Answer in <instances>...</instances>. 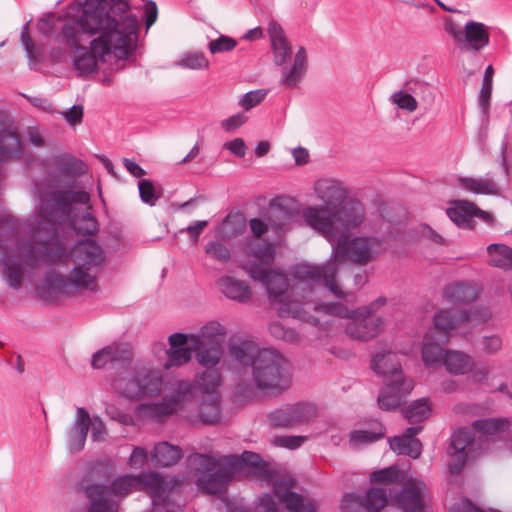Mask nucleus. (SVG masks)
Wrapping results in <instances>:
<instances>
[{
  "label": "nucleus",
  "instance_id": "obj_18",
  "mask_svg": "<svg viewBox=\"0 0 512 512\" xmlns=\"http://www.w3.org/2000/svg\"><path fill=\"white\" fill-rule=\"evenodd\" d=\"M317 416V407L309 402H297L274 410L268 416L274 427L290 428L313 420Z\"/></svg>",
  "mask_w": 512,
  "mask_h": 512
},
{
  "label": "nucleus",
  "instance_id": "obj_48",
  "mask_svg": "<svg viewBox=\"0 0 512 512\" xmlns=\"http://www.w3.org/2000/svg\"><path fill=\"white\" fill-rule=\"evenodd\" d=\"M494 69L488 65L483 76L482 86L479 93V105L484 115H487L490 107Z\"/></svg>",
  "mask_w": 512,
  "mask_h": 512
},
{
  "label": "nucleus",
  "instance_id": "obj_61",
  "mask_svg": "<svg viewBox=\"0 0 512 512\" xmlns=\"http://www.w3.org/2000/svg\"><path fill=\"white\" fill-rule=\"evenodd\" d=\"M247 119L248 118L244 113H237L228 117L227 119H224L221 122V126L225 131H234L241 127L247 121Z\"/></svg>",
  "mask_w": 512,
  "mask_h": 512
},
{
  "label": "nucleus",
  "instance_id": "obj_21",
  "mask_svg": "<svg viewBox=\"0 0 512 512\" xmlns=\"http://www.w3.org/2000/svg\"><path fill=\"white\" fill-rule=\"evenodd\" d=\"M474 438L473 430L468 427L459 428L452 434L447 449V454L451 458L448 463L450 474L457 475L461 473L473 450Z\"/></svg>",
  "mask_w": 512,
  "mask_h": 512
},
{
  "label": "nucleus",
  "instance_id": "obj_26",
  "mask_svg": "<svg viewBox=\"0 0 512 512\" xmlns=\"http://www.w3.org/2000/svg\"><path fill=\"white\" fill-rule=\"evenodd\" d=\"M446 214L457 226L464 228H470L472 226L473 217L475 216L485 221L491 218L489 213L466 200L455 201L454 206L446 210Z\"/></svg>",
  "mask_w": 512,
  "mask_h": 512
},
{
  "label": "nucleus",
  "instance_id": "obj_10",
  "mask_svg": "<svg viewBox=\"0 0 512 512\" xmlns=\"http://www.w3.org/2000/svg\"><path fill=\"white\" fill-rule=\"evenodd\" d=\"M303 303L301 309L306 310L308 315L317 319L316 323L309 322L313 325L320 323L319 319L311 314V311L323 313L325 315L336 316L339 318L350 319L346 326V333L351 338L361 341H368L376 337L383 328L384 322L381 317L374 316L379 307L386 304L385 297H378L374 302L367 306L358 308L357 310H349L340 303H320L312 300V295L302 296Z\"/></svg>",
  "mask_w": 512,
  "mask_h": 512
},
{
  "label": "nucleus",
  "instance_id": "obj_38",
  "mask_svg": "<svg viewBox=\"0 0 512 512\" xmlns=\"http://www.w3.org/2000/svg\"><path fill=\"white\" fill-rule=\"evenodd\" d=\"M384 435V426L379 421H372L369 429L354 430L350 433V444L354 448H359L383 438Z\"/></svg>",
  "mask_w": 512,
  "mask_h": 512
},
{
  "label": "nucleus",
  "instance_id": "obj_64",
  "mask_svg": "<svg viewBox=\"0 0 512 512\" xmlns=\"http://www.w3.org/2000/svg\"><path fill=\"white\" fill-rule=\"evenodd\" d=\"M450 512H486V511L477 507L469 499H464L460 503L454 504L451 507Z\"/></svg>",
  "mask_w": 512,
  "mask_h": 512
},
{
  "label": "nucleus",
  "instance_id": "obj_58",
  "mask_svg": "<svg viewBox=\"0 0 512 512\" xmlns=\"http://www.w3.org/2000/svg\"><path fill=\"white\" fill-rule=\"evenodd\" d=\"M21 43L29 60L35 61L37 59L36 48L29 33V22L25 23L21 29Z\"/></svg>",
  "mask_w": 512,
  "mask_h": 512
},
{
  "label": "nucleus",
  "instance_id": "obj_29",
  "mask_svg": "<svg viewBox=\"0 0 512 512\" xmlns=\"http://www.w3.org/2000/svg\"><path fill=\"white\" fill-rule=\"evenodd\" d=\"M307 72V53L304 47H299L294 55L293 62L281 69L280 83L287 88H295L302 81Z\"/></svg>",
  "mask_w": 512,
  "mask_h": 512
},
{
  "label": "nucleus",
  "instance_id": "obj_40",
  "mask_svg": "<svg viewBox=\"0 0 512 512\" xmlns=\"http://www.w3.org/2000/svg\"><path fill=\"white\" fill-rule=\"evenodd\" d=\"M509 421L506 418H484L475 420L472 424V430L477 431L482 436L494 437L500 435L509 428Z\"/></svg>",
  "mask_w": 512,
  "mask_h": 512
},
{
  "label": "nucleus",
  "instance_id": "obj_27",
  "mask_svg": "<svg viewBox=\"0 0 512 512\" xmlns=\"http://www.w3.org/2000/svg\"><path fill=\"white\" fill-rule=\"evenodd\" d=\"M422 428L421 425L412 426L407 428L403 435L389 439L391 449L398 454L418 458L422 452V443L416 435L422 431Z\"/></svg>",
  "mask_w": 512,
  "mask_h": 512
},
{
  "label": "nucleus",
  "instance_id": "obj_54",
  "mask_svg": "<svg viewBox=\"0 0 512 512\" xmlns=\"http://www.w3.org/2000/svg\"><path fill=\"white\" fill-rule=\"evenodd\" d=\"M266 95L267 90L265 89L249 91L241 97L239 105L248 111L260 104L265 99Z\"/></svg>",
  "mask_w": 512,
  "mask_h": 512
},
{
  "label": "nucleus",
  "instance_id": "obj_8",
  "mask_svg": "<svg viewBox=\"0 0 512 512\" xmlns=\"http://www.w3.org/2000/svg\"><path fill=\"white\" fill-rule=\"evenodd\" d=\"M492 317L488 307H473L467 311L442 309L434 315L433 329L426 332L421 349L425 366H440L445 357L443 344L447 343L453 332L464 324L486 323Z\"/></svg>",
  "mask_w": 512,
  "mask_h": 512
},
{
  "label": "nucleus",
  "instance_id": "obj_55",
  "mask_svg": "<svg viewBox=\"0 0 512 512\" xmlns=\"http://www.w3.org/2000/svg\"><path fill=\"white\" fill-rule=\"evenodd\" d=\"M391 100L399 108H401L403 110H407L409 112L415 111L418 106L415 98L411 94H409L403 90L394 92L391 96Z\"/></svg>",
  "mask_w": 512,
  "mask_h": 512
},
{
  "label": "nucleus",
  "instance_id": "obj_60",
  "mask_svg": "<svg viewBox=\"0 0 512 512\" xmlns=\"http://www.w3.org/2000/svg\"><path fill=\"white\" fill-rule=\"evenodd\" d=\"M501 347L502 339L498 335L484 336L482 339V348L487 354H495Z\"/></svg>",
  "mask_w": 512,
  "mask_h": 512
},
{
  "label": "nucleus",
  "instance_id": "obj_16",
  "mask_svg": "<svg viewBox=\"0 0 512 512\" xmlns=\"http://www.w3.org/2000/svg\"><path fill=\"white\" fill-rule=\"evenodd\" d=\"M285 358L277 350L264 348L254 360L252 382L261 391L282 393L288 389L290 378Z\"/></svg>",
  "mask_w": 512,
  "mask_h": 512
},
{
  "label": "nucleus",
  "instance_id": "obj_57",
  "mask_svg": "<svg viewBox=\"0 0 512 512\" xmlns=\"http://www.w3.org/2000/svg\"><path fill=\"white\" fill-rule=\"evenodd\" d=\"M91 439L94 442H103L107 437V428L99 416L90 417Z\"/></svg>",
  "mask_w": 512,
  "mask_h": 512
},
{
  "label": "nucleus",
  "instance_id": "obj_5",
  "mask_svg": "<svg viewBox=\"0 0 512 512\" xmlns=\"http://www.w3.org/2000/svg\"><path fill=\"white\" fill-rule=\"evenodd\" d=\"M187 466L196 476L197 488L205 494L223 495L233 476L240 472L252 473L271 479V473L260 455L245 451L241 456L192 453L186 459Z\"/></svg>",
  "mask_w": 512,
  "mask_h": 512
},
{
  "label": "nucleus",
  "instance_id": "obj_56",
  "mask_svg": "<svg viewBox=\"0 0 512 512\" xmlns=\"http://www.w3.org/2000/svg\"><path fill=\"white\" fill-rule=\"evenodd\" d=\"M237 45L235 39L221 35L219 38L209 42L208 49L210 53L217 54L223 52H229L233 50Z\"/></svg>",
  "mask_w": 512,
  "mask_h": 512
},
{
  "label": "nucleus",
  "instance_id": "obj_2",
  "mask_svg": "<svg viewBox=\"0 0 512 512\" xmlns=\"http://www.w3.org/2000/svg\"><path fill=\"white\" fill-rule=\"evenodd\" d=\"M249 254L255 261L247 264V271L250 276L263 284L265 287L270 304L277 305V312L280 317H293L304 322L316 323L317 319L308 315L306 310H302V296L313 294L311 284H301L294 277L291 270V279L285 274L276 270L267 269L275 257L274 247L271 243H256L250 246Z\"/></svg>",
  "mask_w": 512,
  "mask_h": 512
},
{
  "label": "nucleus",
  "instance_id": "obj_39",
  "mask_svg": "<svg viewBox=\"0 0 512 512\" xmlns=\"http://www.w3.org/2000/svg\"><path fill=\"white\" fill-rule=\"evenodd\" d=\"M245 230V221L240 215H227L215 228V236L222 240L231 239Z\"/></svg>",
  "mask_w": 512,
  "mask_h": 512
},
{
  "label": "nucleus",
  "instance_id": "obj_30",
  "mask_svg": "<svg viewBox=\"0 0 512 512\" xmlns=\"http://www.w3.org/2000/svg\"><path fill=\"white\" fill-rule=\"evenodd\" d=\"M89 427V412L84 407H78L68 437V447L71 451L79 452L84 448Z\"/></svg>",
  "mask_w": 512,
  "mask_h": 512
},
{
  "label": "nucleus",
  "instance_id": "obj_35",
  "mask_svg": "<svg viewBox=\"0 0 512 512\" xmlns=\"http://www.w3.org/2000/svg\"><path fill=\"white\" fill-rule=\"evenodd\" d=\"M181 458L182 449L165 441L156 444L151 454V461L162 467L175 465Z\"/></svg>",
  "mask_w": 512,
  "mask_h": 512
},
{
  "label": "nucleus",
  "instance_id": "obj_3",
  "mask_svg": "<svg viewBox=\"0 0 512 512\" xmlns=\"http://www.w3.org/2000/svg\"><path fill=\"white\" fill-rule=\"evenodd\" d=\"M333 256L323 265L308 263L297 264L293 275L301 284L323 285L338 298H345L346 294L335 281L338 272V262L344 259L364 266L372 261L384 250L383 241L377 237L357 236L349 239L346 235H340L334 243H330Z\"/></svg>",
  "mask_w": 512,
  "mask_h": 512
},
{
  "label": "nucleus",
  "instance_id": "obj_6",
  "mask_svg": "<svg viewBox=\"0 0 512 512\" xmlns=\"http://www.w3.org/2000/svg\"><path fill=\"white\" fill-rule=\"evenodd\" d=\"M71 259L74 266L67 277L50 270L38 283L36 290L43 300L56 302L80 290L96 289V274L104 262L102 248L92 240L80 241L73 247Z\"/></svg>",
  "mask_w": 512,
  "mask_h": 512
},
{
  "label": "nucleus",
  "instance_id": "obj_44",
  "mask_svg": "<svg viewBox=\"0 0 512 512\" xmlns=\"http://www.w3.org/2000/svg\"><path fill=\"white\" fill-rule=\"evenodd\" d=\"M221 382V375L218 372V370L215 369H208L207 371L199 374L195 380L194 383L191 384L192 390L194 388H197L203 393L209 394V396L214 395V392L216 391L217 387L220 385Z\"/></svg>",
  "mask_w": 512,
  "mask_h": 512
},
{
  "label": "nucleus",
  "instance_id": "obj_45",
  "mask_svg": "<svg viewBox=\"0 0 512 512\" xmlns=\"http://www.w3.org/2000/svg\"><path fill=\"white\" fill-rule=\"evenodd\" d=\"M196 358L200 365L207 369L214 368L220 361L223 355L222 346L210 344H203V346L195 349Z\"/></svg>",
  "mask_w": 512,
  "mask_h": 512
},
{
  "label": "nucleus",
  "instance_id": "obj_43",
  "mask_svg": "<svg viewBox=\"0 0 512 512\" xmlns=\"http://www.w3.org/2000/svg\"><path fill=\"white\" fill-rule=\"evenodd\" d=\"M227 334V329L218 321H210L201 327L198 334H195L201 339V346L203 344L222 346L224 337Z\"/></svg>",
  "mask_w": 512,
  "mask_h": 512
},
{
  "label": "nucleus",
  "instance_id": "obj_12",
  "mask_svg": "<svg viewBox=\"0 0 512 512\" xmlns=\"http://www.w3.org/2000/svg\"><path fill=\"white\" fill-rule=\"evenodd\" d=\"M162 485V477L153 472L120 476L110 487L91 484L86 487V495L91 500L89 512H117L118 503L110 498L111 495L126 497L143 488L159 490Z\"/></svg>",
  "mask_w": 512,
  "mask_h": 512
},
{
  "label": "nucleus",
  "instance_id": "obj_52",
  "mask_svg": "<svg viewBox=\"0 0 512 512\" xmlns=\"http://www.w3.org/2000/svg\"><path fill=\"white\" fill-rule=\"evenodd\" d=\"M205 253L221 263L228 262L231 257L229 248L220 241H209L205 245Z\"/></svg>",
  "mask_w": 512,
  "mask_h": 512
},
{
  "label": "nucleus",
  "instance_id": "obj_23",
  "mask_svg": "<svg viewBox=\"0 0 512 512\" xmlns=\"http://www.w3.org/2000/svg\"><path fill=\"white\" fill-rule=\"evenodd\" d=\"M290 218L291 215L288 211L282 209L280 206H271L264 216V219L252 218L249 221V226L255 237H261L269 229L277 235H280L284 232Z\"/></svg>",
  "mask_w": 512,
  "mask_h": 512
},
{
  "label": "nucleus",
  "instance_id": "obj_42",
  "mask_svg": "<svg viewBox=\"0 0 512 512\" xmlns=\"http://www.w3.org/2000/svg\"><path fill=\"white\" fill-rule=\"evenodd\" d=\"M488 262L494 267L512 270V248L504 244H491L487 247Z\"/></svg>",
  "mask_w": 512,
  "mask_h": 512
},
{
  "label": "nucleus",
  "instance_id": "obj_22",
  "mask_svg": "<svg viewBox=\"0 0 512 512\" xmlns=\"http://www.w3.org/2000/svg\"><path fill=\"white\" fill-rule=\"evenodd\" d=\"M169 344L165 369L188 363L192 358V352L201 347V339L194 334L174 333L169 336Z\"/></svg>",
  "mask_w": 512,
  "mask_h": 512
},
{
  "label": "nucleus",
  "instance_id": "obj_47",
  "mask_svg": "<svg viewBox=\"0 0 512 512\" xmlns=\"http://www.w3.org/2000/svg\"><path fill=\"white\" fill-rule=\"evenodd\" d=\"M199 419L203 424H214L220 419V400L217 395H211L201 403Z\"/></svg>",
  "mask_w": 512,
  "mask_h": 512
},
{
  "label": "nucleus",
  "instance_id": "obj_32",
  "mask_svg": "<svg viewBox=\"0 0 512 512\" xmlns=\"http://www.w3.org/2000/svg\"><path fill=\"white\" fill-rule=\"evenodd\" d=\"M218 286L227 298L239 303H246L251 298V289L245 281L223 276L218 280Z\"/></svg>",
  "mask_w": 512,
  "mask_h": 512
},
{
  "label": "nucleus",
  "instance_id": "obj_62",
  "mask_svg": "<svg viewBox=\"0 0 512 512\" xmlns=\"http://www.w3.org/2000/svg\"><path fill=\"white\" fill-rule=\"evenodd\" d=\"M304 436H279L275 438V444L288 449L299 448L305 441Z\"/></svg>",
  "mask_w": 512,
  "mask_h": 512
},
{
  "label": "nucleus",
  "instance_id": "obj_41",
  "mask_svg": "<svg viewBox=\"0 0 512 512\" xmlns=\"http://www.w3.org/2000/svg\"><path fill=\"white\" fill-rule=\"evenodd\" d=\"M458 185L474 194H497L498 188L495 182L488 178L460 177L457 180Z\"/></svg>",
  "mask_w": 512,
  "mask_h": 512
},
{
  "label": "nucleus",
  "instance_id": "obj_17",
  "mask_svg": "<svg viewBox=\"0 0 512 512\" xmlns=\"http://www.w3.org/2000/svg\"><path fill=\"white\" fill-rule=\"evenodd\" d=\"M443 25L445 32L464 53H478L490 43L489 28L482 22L470 20L462 26L453 18L446 17Z\"/></svg>",
  "mask_w": 512,
  "mask_h": 512
},
{
  "label": "nucleus",
  "instance_id": "obj_13",
  "mask_svg": "<svg viewBox=\"0 0 512 512\" xmlns=\"http://www.w3.org/2000/svg\"><path fill=\"white\" fill-rule=\"evenodd\" d=\"M371 367L383 376L385 388L378 396V405L383 410H393L412 391L413 382L404 377L399 358L394 352L377 354L372 358Z\"/></svg>",
  "mask_w": 512,
  "mask_h": 512
},
{
  "label": "nucleus",
  "instance_id": "obj_20",
  "mask_svg": "<svg viewBox=\"0 0 512 512\" xmlns=\"http://www.w3.org/2000/svg\"><path fill=\"white\" fill-rule=\"evenodd\" d=\"M190 394H192V386L189 382L180 381L174 395L162 401L141 404L140 413L156 422H163L177 411L179 405Z\"/></svg>",
  "mask_w": 512,
  "mask_h": 512
},
{
  "label": "nucleus",
  "instance_id": "obj_15",
  "mask_svg": "<svg viewBox=\"0 0 512 512\" xmlns=\"http://www.w3.org/2000/svg\"><path fill=\"white\" fill-rule=\"evenodd\" d=\"M113 389L131 400L159 396L165 387L163 373L148 366H137L115 377Z\"/></svg>",
  "mask_w": 512,
  "mask_h": 512
},
{
  "label": "nucleus",
  "instance_id": "obj_53",
  "mask_svg": "<svg viewBox=\"0 0 512 512\" xmlns=\"http://www.w3.org/2000/svg\"><path fill=\"white\" fill-rule=\"evenodd\" d=\"M270 334L276 339H281L289 343L299 340V334L291 328H286L280 322H273L269 325Z\"/></svg>",
  "mask_w": 512,
  "mask_h": 512
},
{
  "label": "nucleus",
  "instance_id": "obj_4",
  "mask_svg": "<svg viewBox=\"0 0 512 512\" xmlns=\"http://www.w3.org/2000/svg\"><path fill=\"white\" fill-rule=\"evenodd\" d=\"M400 471L396 466H390L370 475L372 482L381 483V487H371L364 497L355 493L345 494L341 501L343 512H380L388 500L403 512H423L422 494L425 484L422 481L407 480L400 490L388 486L397 483Z\"/></svg>",
  "mask_w": 512,
  "mask_h": 512
},
{
  "label": "nucleus",
  "instance_id": "obj_19",
  "mask_svg": "<svg viewBox=\"0 0 512 512\" xmlns=\"http://www.w3.org/2000/svg\"><path fill=\"white\" fill-rule=\"evenodd\" d=\"M295 479L279 478L273 481V493L279 504L290 512H316V505L313 499L294 492Z\"/></svg>",
  "mask_w": 512,
  "mask_h": 512
},
{
  "label": "nucleus",
  "instance_id": "obj_59",
  "mask_svg": "<svg viewBox=\"0 0 512 512\" xmlns=\"http://www.w3.org/2000/svg\"><path fill=\"white\" fill-rule=\"evenodd\" d=\"M148 461V452L145 448L137 446L133 449L129 459L128 465L132 469H141Z\"/></svg>",
  "mask_w": 512,
  "mask_h": 512
},
{
  "label": "nucleus",
  "instance_id": "obj_25",
  "mask_svg": "<svg viewBox=\"0 0 512 512\" xmlns=\"http://www.w3.org/2000/svg\"><path fill=\"white\" fill-rule=\"evenodd\" d=\"M317 197L323 201V205L319 207L339 206L347 199V190L342 182L333 179H320L314 186Z\"/></svg>",
  "mask_w": 512,
  "mask_h": 512
},
{
  "label": "nucleus",
  "instance_id": "obj_51",
  "mask_svg": "<svg viewBox=\"0 0 512 512\" xmlns=\"http://www.w3.org/2000/svg\"><path fill=\"white\" fill-rule=\"evenodd\" d=\"M62 18L54 13L46 14L37 22V30L43 36L49 37L59 32Z\"/></svg>",
  "mask_w": 512,
  "mask_h": 512
},
{
  "label": "nucleus",
  "instance_id": "obj_11",
  "mask_svg": "<svg viewBox=\"0 0 512 512\" xmlns=\"http://www.w3.org/2000/svg\"><path fill=\"white\" fill-rule=\"evenodd\" d=\"M305 223L323 235L329 243L340 236L342 229L359 227L365 220V208L360 201L345 200L334 209L306 207L302 210Z\"/></svg>",
  "mask_w": 512,
  "mask_h": 512
},
{
  "label": "nucleus",
  "instance_id": "obj_46",
  "mask_svg": "<svg viewBox=\"0 0 512 512\" xmlns=\"http://www.w3.org/2000/svg\"><path fill=\"white\" fill-rule=\"evenodd\" d=\"M431 407L427 399H419L403 410V415L410 424H418L428 418Z\"/></svg>",
  "mask_w": 512,
  "mask_h": 512
},
{
  "label": "nucleus",
  "instance_id": "obj_24",
  "mask_svg": "<svg viewBox=\"0 0 512 512\" xmlns=\"http://www.w3.org/2000/svg\"><path fill=\"white\" fill-rule=\"evenodd\" d=\"M23 223L8 214L0 215V259L3 262L9 255L15 254L14 243L19 240Z\"/></svg>",
  "mask_w": 512,
  "mask_h": 512
},
{
  "label": "nucleus",
  "instance_id": "obj_28",
  "mask_svg": "<svg viewBox=\"0 0 512 512\" xmlns=\"http://www.w3.org/2000/svg\"><path fill=\"white\" fill-rule=\"evenodd\" d=\"M267 31L271 41L274 63L277 66H283L292 56L291 44L286 38L283 28L276 21L271 20L268 23Z\"/></svg>",
  "mask_w": 512,
  "mask_h": 512
},
{
  "label": "nucleus",
  "instance_id": "obj_37",
  "mask_svg": "<svg viewBox=\"0 0 512 512\" xmlns=\"http://www.w3.org/2000/svg\"><path fill=\"white\" fill-rule=\"evenodd\" d=\"M81 27L78 19H62L56 39L63 43L69 51L80 46Z\"/></svg>",
  "mask_w": 512,
  "mask_h": 512
},
{
  "label": "nucleus",
  "instance_id": "obj_1",
  "mask_svg": "<svg viewBox=\"0 0 512 512\" xmlns=\"http://www.w3.org/2000/svg\"><path fill=\"white\" fill-rule=\"evenodd\" d=\"M86 171L82 160L63 154L48 164L46 178L34 182L32 192L38 199L37 210L25 220V225L31 236L44 246V251L37 252L30 243H24L22 250L28 265H35L43 257L57 259L63 255L53 220L67 216L74 203L90 202L89 193L76 189L77 178Z\"/></svg>",
  "mask_w": 512,
  "mask_h": 512
},
{
  "label": "nucleus",
  "instance_id": "obj_63",
  "mask_svg": "<svg viewBox=\"0 0 512 512\" xmlns=\"http://www.w3.org/2000/svg\"><path fill=\"white\" fill-rule=\"evenodd\" d=\"M224 148L241 158L245 156L247 150V146L242 138H235L232 141L226 142Z\"/></svg>",
  "mask_w": 512,
  "mask_h": 512
},
{
  "label": "nucleus",
  "instance_id": "obj_34",
  "mask_svg": "<svg viewBox=\"0 0 512 512\" xmlns=\"http://www.w3.org/2000/svg\"><path fill=\"white\" fill-rule=\"evenodd\" d=\"M479 295V289L476 285L468 282H456L449 284L443 291V297L452 303H470Z\"/></svg>",
  "mask_w": 512,
  "mask_h": 512
},
{
  "label": "nucleus",
  "instance_id": "obj_31",
  "mask_svg": "<svg viewBox=\"0 0 512 512\" xmlns=\"http://www.w3.org/2000/svg\"><path fill=\"white\" fill-rule=\"evenodd\" d=\"M131 352L128 347L112 344L97 351L92 356L91 365L94 369H101L108 363L126 365L130 361Z\"/></svg>",
  "mask_w": 512,
  "mask_h": 512
},
{
  "label": "nucleus",
  "instance_id": "obj_36",
  "mask_svg": "<svg viewBox=\"0 0 512 512\" xmlns=\"http://www.w3.org/2000/svg\"><path fill=\"white\" fill-rule=\"evenodd\" d=\"M446 370L455 375H462L470 372L474 366L473 359L466 353L449 350L445 352L443 363Z\"/></svg>",
  "mask_w": 512,
  "mask_h": 512
},
{
  "label": "nucleus",
  "instance_id": "obj_49",
  "mask_svg": "<svg viewBox=\"0 0 512 512\" xmlns=\"http://www.w3.org/2000/svg\"><path fill=\"white\" fill-rule=\"evenodd\" d=\"M138 189L141 200L150 206H154L162 197L161 187L154 185L150 180H140Z\"/></svg>",
  "mask_w": 512,
  "mask_h": 512
},
{
  "label": "nucleus",
  "instance_id": "obj_14",
  "mask_svg": "<svg viewBox=\"0 0 512 512\" xmlns=\"http://www.w3.org/2000/svg\"><path fill=\"white\" fill-rule=\"evenodd\" d=\"M135 48L128 47L121 38L113 42L109 40V32L94 38L90 46L80 45L69 52L71 64L78 76H87L99 69V63H106L107 57L113 55L115 58L127 59Z\"/></svg>",
  "mask_w": 512,
  "mask_h": 512
},
{
  "label": "nucleus",
  "instance_id": "obj_50",
  "mask_svg": "<svg viewBox=\"0 0 512 512\" xmlns=\"http://www.w3.org/2000/svg\"><path fill=\"white\" fill-rule=\"evenodd\" d=\"M182 68L192 70H202L209 67V60L206 58L204 53L198 51H192L184 54L177 62Z\"/></svg>",
  "mask_w": 512,
  "mask_h": 512
},
{
  "label": "nucleus",
  "instance_id": "obj_9",
  "mask_svg": "<svg viewBox=\"0 0 512 512\" xmlns=\"http://www.w3.org/2000/svg\"><path fill=\"white\" fill-rule=\"evenodd\" d=\"M82 32L98 36L109 32V40L116 43L119 38L128 47L135 48L138 20L134 15H115L107 0H85L77 17Z\"/></svg>",
  "mask_w": 512,
  "mask_h": 512
},
{
  "label": "nucleus",
  "instance_id": "obj_7",
  "mask_svg": "<svg viewBox=\"0 0 512 512\" xmlns=\"http://www.w3.org/2000/svg\"><path fill=\"white\" fill-rule=\"evenodd\" d=\"M69 211H71V209ZM53 226L57 231V239H59L60 243L63 245V255L57 259H48L43 257L39 259L35 265H28L22 250L23 244L30 243L34 249L40 253L44 251V246L31 236L25 222L23 223V227L27 231L28 238H21L19 236V240L14 243L15 254L9 255L4 261V280L10 287L19 289L27 271H33L41 264H53L61 262L67 258L66 242L62 237L66 226L74 229L78 234L83 236H91L98 231L97 219L90 212L84 213L82 217L75 221L70 219V212H68L65 217L55 218V220H53Z\"/></svg>",
  "mask_w": 512,
  "mask_h": 512
},
{
  "label": "nucleus",
  "instance_id": "obj_33",
  "mask_svg": "<svg viewBox=\"0 0 512 512\" xmlns=\"http://www.w3.org/2000/svg\"><path fill=\"white\" fill-rule=\"evenodd\" d=\"M262 351L258 345L251 340L231 343L228 348L230 358L242 366L254 365V360Z\"/></svg>",
  "mask_w": 512,
  "mask_h": 512
}]
</instances>
